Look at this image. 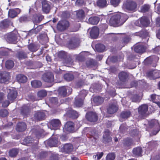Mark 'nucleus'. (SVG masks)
Returning a JSON list of instances; mask_svg holds the SVG:
<instances>
[{"mask_svg":"<svg viewBox=\"0 0 160 160\" xmlns=\"http://www.w3.org/2000/svg\"><path fill=\"white\" fill-rule=\"evenodd\" d=\"M128 16L123 14H117L112 16L110 20V23L114 26L122 24L128 19Z\"/></svg>","mask_w":160,"mask_h":160,"instance_id":"1","label":"nucleus"},{"mask_svg":"<svg viewBox=\"0 0 160 160\" xmlns=\"http://www.w3.org/2000/svg\"><path fill=\"white\" fill-rule=\"evenodd\" d=\"M8 92V98L9 101L5 100L2 102V106L3 107H8L10 102H12L16 98L17 96L16 91L12 88L9 89Z\"/></svg>","mask_w":160,"mask_h":160,"instance_id":"2","label":"nucleus"},{"mask_svg":"<svg viewBox=\"0 0 160 160\" xmlns=\"http://www.w3.org/2000/svg\"><path fill=\"white\" fill-rule=\"evenodd\" d=\"M136 7V3L132 1L125 2L122 6L123 9L126 11L135 12Z\"/></svg>","mask_w":160,"mask_h":160,"instance_id":"3","label":"nucleus"},{"mask_svg":"<svg viewBox=\"0 0 160 160\" xmlns=\"http://www.w3.org/2000/svg\"><path fill=\"white\" fill-rule=\"evenodd\" d=\"M149 125L151 128L154 127L156 129V131L153 132L154 135L156 134L160 130V125L158 121L156 120H152L149 122Z\"/></svg>","mask_w":160,"mask_h":160,"instance_id":"4","label":"nucleus"},{"mask_svg":"<svg viewBox=\"0 0 160 160\" xmlns=\"http://www.w3.org/2000/svg\"><path fill=\"white\" fill-rule=\"evenodd\" d=\"M87 93V91L86 90H83L80 92V94H81L82 96V98L78 99V98L77 97H76L75 98L76 100L75 104L77 107H80L82 105L83 103V99L84 97L86 96Z\"/></svg>","mask_w":160,"mask_h":160,"instance_id":"5","label":"nucleus"},{"mask_svg":"<svg viewBox=\"0 0 160 160\" xmlns=\"http://www.w3.org/2000/svg\"><path fill=\"white\" fill-rule=\"evenodd\" d=\"M69 26V22L66 20L60 21L57 24V29L60 31H63L67 29Z\"/></svg>","mask_w":160,"mask_h":160,"instance_id":"6","label":"nucleus"},{"mask_svg":"<svg viewBox=\"0 0 160 160\" xmlns=\"http://www.w3.org/2000/svg\"><path fill=\"white\" fill-rule=\"evenodd\" d=\"M80 40L78 38H72L68 44V48L70 49H73L79 45Z\"/></svg>","mask_w":160,"mask_h":160,"instance_id":"7","label":"nucleus"},{"mask_svg":"<svg viewBox=\"0 0 160 160\" xmlns=\"http://www.w3.org/2000/svg\"><path fill=\"white\" fill-rule=\"evenodd\" d=\"M149 23V21L147 18L145 17H142L135 23V24L137 26H140L141 25H142L144 26H147Z\"/></svg>","mask_w":160,"mask_h":160,"instance_id":"8","label":"nucleus"},{"mask_svg":"<svg viewBox=\"0 0 160 160\" xmlns=\"http://www.w3.org/2000/svg\"><path fill=\"white\" fill-rule=\"evenodd\" d=\"M48 126L50 127L51 130L57 129L59 127L60 122L58 119H53L50 122Z\"/></svg>","mask_w":160,"mask_h":160,"instance_id":"9","label":"nucleus"},{"mask_svg":"<svg viewBox=\"0 0 160 160\" xmlns=\"http://www.w3.org/2000/svg\"><path fill=\"white\" fill-rule=\"evenodd\" d=\"M43 80L47 82H51L54 81V77L51 72H48L43 75L42 77Z\"/></svg>","mask_w":160,"mask_h":160,"instance_id":"10","label":"nucleus"},{"mask_svg":"<svg viewBox=\"0 0 160 160\" xmlns=\"http://www.w3.org/2000/svg\"><path fill=\"white\" fill-rule=\"evenodd\" d=\"M87 119L91 122H95L97 120V116L96 114L94 112H90L86 115Z\"/></svg>","mask_w":160,"mask_h":160,"instance_id":"11","label":"nucleus"},{"mask_svg":"<svg viewBox=\"0 0 160 160\" xmlns=\"http://www.w3.org/2000/svg\"><path fill=\"white\" fill-rule=\"evenodd\" d=\"M148 109V106L146 104H143L138 108V112L140 114L144 116L147 114Z\"/></svg>","mask_w":160,"mask_h":160,"instance_id":"12","label":"nucleus"},{"mask_svg":"<svg viewBox=\"0 0 160 160\" xmlns=\"http://www.w3.org/2000/svg\"><path fill=\"white\" fill-rule=\"evenodd\" d=\"M74 123L71 122H67L64 125L63 130L65 132H72L74 130Z\"/></svg>","mask_w":160,"mask_h":160,"instance_id":"13","label":"nucleus"},{"mask_svg":"<svg viewBox=\"0 0 160 160\" xmlns=\"http://www.w3.org/2000/svg\"><path fill=\"white\" fill-rule=\"evenodd\" d=\"M42 3L43 11L45 13H48L50 9L49 3L45 0H42Z\"/></svg>","mask_w":160,"mask_h":160,"instance_id":"14","label":"nucleus"},{"mask_svg":"<svg viewBox=\"0 0 160 160\" xmlns=\"http://www.w3.org/2000/svg\"><path fill=\"white\" fill-rule=\"evenodd\" d=\"M99 33V30L98 28L96 27H93L90 32V36L92 38H96L98 36Z\"/></svg>","mask_w":160,"mask_h":160,"instance_id":"15","label":"nucleus"},{"mask_svg":"<svg viewBox=\"0 0 160 160\" xmlns=\"http://www.w3.org/2000/svg\"><path fill=\"white\" fill-rule=\"evenodd\" d=\"M20 12V10L18 8L11 9L8 11V16L11 18H14L19 14Z\"/></svg>","mask_w":160,"mask_h":160,"instance_id":"16","label":"nucleus"},{"mask_svg":"<svg viewBox=\"0 0 160 160\" xmlns=\"http://www.w3.org/2000/svg\"><path fill=\"white\" fill-rule=\"evenodd\" d=\"M9 74L6 72H0V82L5 83L9 79Z\"/></svg>","mask_w":160,"mask_h":160,"instance_id":"17","label":"nucleus"},{"mask_svg":"<svg viewBox=\"0 0 160 160\" xmlns=\"http://www.w3.org/2000/svg\"><path fill=\"white\" fill-rule=\"evenodd\" d=\"M16 40V36L14 33H12L8 35L7 41L9 43H15Z\"/></svg>","mask_w":160,"mask_h":160,"instance_id":"18","label":"nucleus"},{"mask_svg":"<svg viewBox=\"0 0 160 160\" xmlns=\"http://www.w3.org/2000/svg\"><path fill=\"white\" fill-rule=\"evenodd\" d=\"M26 128V125L23 122H19L18 123L16 128V130L19 132H22L25 130Z\"/></svg>","mask_w":160,"mask_h":160,"instance_id":"19","label":"nucleus"},{"mask_svg":"<svg viewBox=\"0 0 160 160\" xmlns=\"http://www.w3.org/2000/svg\"><path fill=\"white\" fill-rule=\"evenodd\" d=\"M118 109V108L115 104H111L108 109V112L110 114H113Z\"/></svg>","mask_w":160,"mask_h":160,"instance_id":"20","label":"nucleus"},{"mask_svg":"<svg viewBox=\"0 0 160 160\" xmlns=\"http://www.w3.org/2000/svg\"><path fill=\"white\" fill-rule=\"evenodd\" d=\"M34 117L37 120H42L45 118V114L43 112L38 111L35 114Z\"/></svg>","mask_w":160,"mask_h":160,"instance_id":"21","label":"nucleus"},{"mask_svg":"<svg viewBox=\"0 0 160 160\" xmlns=\"http://www.w3.org/2000/svg\"><path fill=\"white\" fill-rule=\"evenodd\" d=\"M17 80L19 83H25L27 80V78L25 76L22 75H18L16 77Z\"/></svg>","mask_w":160,"mask_h":160,"instance_id":"22","label":"nucleus"},{"mask_svg":"<svg viewBox=\"0 0 160 160\" xmlns=\"http://www.w3.org/2000/svg\"><path fill=\"white\" fill-rule=\"evenodd\" d=\"M63 151L67 153L71 152L73 149V146L71 144H66L63 146Z\"/></svg>","mask_w":160,"mask_h":160,"instance_id":"23","label":"nucleus"},{"mask_svg":"<svg viewBox=\"0 0 160 160\" xmlns=\"http://www.w3.org/2000/svg\"><path fill=\"white\" fill-rule=\"evenodd\" d=\"M145 48L142 45H137L135 47L134 51L138 53H142L145 50Z\"/></svg>","mask_w":160,"mask_h":160,"instance_id":"24","label":"nucleus"},{"mask_svg":"<svg viewBox=\"0 0 160 160\" xmlns=\"http://www.w3.org/2000/svg\"><path fill=\"white\" fill-rule=\"evenodd\" d=\"M110 132L108 130H106L104 132L103 138L104 141L106 142H109L111 141V138L109 136Z\"/></svg>","mask_w":160,"mask_h":160,"instance_id":"25","label":"nucleus"},{"mask_svg":"<svg viewBox=\"0 0 160 160\" xmlns=\"http://www.w3.org/2000/svg\"><path fill=\"white\" fill-rule=\"evenodd\" d=\"M99 21V18L97 17H91L89 18L88 22L89 23L92 24H96Z\"/></svg>","mask_w":160,"mask_h":160,"instance_id":"26","label":"nucleus"},{"mask_svg":"<svg viewBox=\"0 0 160 160\" xmlns=\"http://www.w3.org/2000/svg\"><path fill=\"white\" fill-rule=\"evenodd\" d=\"M93 100L96 105H99L103 102V99L99 96H96L93 98Z\"/></svg>","mask_w":160,"mask_h":160,"instance_id":"27","label":"nucleus"},{"mask_svg":"<svg viewBox=\"0 0 160 160\" xmlns=\"http://www.w3.org/2000/svg\"><path fill=\"white\" fill-rule=\"evenodd\" d=\"M128 77L127 73L125 72H122L119 74V79L122 81H124Z\"/></svg>","mask_w":160,"mask_h":160,"instance_id":"28","label":"nucleus"},{"mask_svg":"<svg viewBox=\"0 0 160 160\" xmlns=\"http://www.w3.org/2000/svg\"><path fill=\"white\" fill-rule=\"evenodd\" d=\"M95 48L97 51L102 52L105 49V46L102 44H97L95 46Z\"/></svg>","mask_w":160,"mask_h":160,"instance_id":"29","label":"nucleus"},{"mask_svg":"<svg viewBox=\"0 0 160 160\" xmlns=\"http://www.w3.org/2000/svg\"><path fill=\"white\" fill-rule=\"evenodd\" d=\"M31 84L32 87L37 88H38L42 85L41 82L39 81L34 80L31 82Z\"/></svg>","mask_w":160,"mask_h":160,"instance_id":"30","label":"nucleus"},{"mask_svg":"<svg viewBox=\"0 0 160 160\" xmlns=\"http://www.w3.org/2000/svg\"><path fill=\"white\" fill-rule=\"evenodd\" d=\"M58 141L57 139H51L48 141V144L50 147L55 146L58 144Z\"/></svg>","mask_w":160,"mask_h":160,"instance_id":"31","label":"nucleus"},{"mask_svg":"<svg viewBox=\"0 0 160 160\" xmlns=\"http://www.w3.org/2000/svg\"><path fill=\"white\" fill-rule=\"evenodd\" d=\"M133 154L135 156H139L141 155L142 152V149L140 147L135 148L133 150Z\"/></svg>","mask_w":160,"mask_h":160,"instance_id":"32","label":"nucleus"},{"mask_svg":"<svg viewBox=\"0 0 160 160\" xmlns=\"http://www.w3.org/2000/svg\"><path fill=\"white\" fill-rule=\"evenodd\" d=\"M66 88L65 87L63 86L59 89V94L61 95L64 96L66 95Z\"/></svg>","mask_w":160,"mask_h":160,"instance_id":"33","label":"nucleus"},{"mask_svg":"<svg viewBox=\"0 0 160 160\" xmlns=\"http://www.w3.org/2000/svg\"><path fill=\"white\" fill-rule=\"evenodd\" d=\"M97 5L100 7H103L107 5L106 0H99L97 2Z\"/></svg>","mask_w":160,"mask_h":160,"instance_id":"34","label":"nucleus"},{"mask_svg":"<svg viewBox=\"0 0 160 160\" xmlns=\"http://www.w3.org/2000/svg\"><path fill=\"white\" fill-rule=\"evenodd\" d=\"M6 67L7 69H10L14 66V63L12 61L8 60L6 62Z\"/></svg>","mask_w":160,"mask_h":160,"instance_id":"35","label":"nucleus"},{"mask_svg":"<svg viewBox=\"0 0 160 160\" xmlns=\"http://www.w3.org/2000/svg\"><path fill=\"white\" fill-rule=\"evenodd\" d=\"M130 115L129 111L123 112L121 113V117L123 118L127 119L130 116Z\"/></svg>","mask_w":160,"mask_h":160,"instance_id":"36","label":"nucleus"},{"mask_svg":"<svg viewBox=\"0 0 160 160\" xmlns=\"http://www.w3.org/2000/svg\"><path fill=\"white\" fill-rule=\"evenodd\" d=\"M47 95L46 92L45 90H41L39 91L37 94L38 97L40 99L42 98L45 96Z\"/></svg>","mask_w":160,"mask_h":160,"instance_id":"37","label":"nucleus"},{"mask_svg":"<svg viewBox=\"0 0 160 160\" xmlns=\"http://www.w3.org/2000/svg\"><path fill=\"white\" fill-rule=\"evenodd\" d=\"M64 78L66 80L70 81L73 79L74 77L72 74L67 73L64 75Z\"/></svg>","mask_w":160,"mask_h":160,"instance_id":"38","label":"nucleus"},{"mask_svg":"<svg viewBox=\"0 0 160 160\" xmlns=\"http://www.w3.org/2000/svg\"><path fill=\"white\" fill-rule=\"evenodd\" d=\"M29 50L32 52H34L36 51L38 49V48L37 46L33 44H30L28 46Z\"/></svg>","mask_w":160,"mask_h":160,"instance_id":"39","label":"nucleus"},{"mask_svg":"<svg viewBox=\"0 0 160 160\" xmlns=\"http://www.w3.org/2000/svg\"><path fill=\"white\" fill-rule=\"evenodd\" d=\"M84 12L82 10H79L77 12V16L80 19L83 18L84 16Z\"/></svg>","mask_w":160,"mask_h":160,"instance_id":"40","label":"nucleus"},{"mask_svg":"<svg viewBox=\"0 0 160 160\" xmlns=\"http://www.w3.org/2000/svg\"><path fill=\"white\" fill-rule=\"evenodd\" d=\"M18 154V150L16 149H13L11 150L9 152V155L12 157H14Z\"/></svg>","mask_w":160,"mask_h":160,"instance_id":"41","label":"nucleus"},{"mask_svg":"<svg viewBox=\"0 0 160 160\" xmlns=\"http://www.w3.org/2000/svg\"><path fill=\"white\" fill-rule=\"evenodd\" d=\"M42 28L41 26H38L35 29H32L30 30V33H31V32H34L35 34H36L39 32Z\"/></svg>","mask_w":160,"mask_h":160,"instance_id":"42","label":"nucleus"},{"mask_svg":"<svg viewBox=\"0 0 160 160\" xmlns=\"http://www.w3.org/2000/svg\"><path fill=\"white\" fill-rule=\"evenodd\" d=\"M120 2V0H110V3L111 5L116 7L118 6Z\"/></svg>","mask_w":160,"mask_h":160,"instance_id":"43","label":"nucleus"},{"mask_svg":"<svg viewBox=\"0 0 160 160\" xmlns=\"http://www.w3.org/2000/svg\"><path fill=\"white\" fill-rule=\"evenodd\" d=\"M8 114V111L5 109H2L0 110V116L2 117H5Z\"/></svg>","mask_w":160,"mask_h":160,"instance_id":"44","label":"nucleus"},{"mask_svg":"<svg viewBox=\"0 0 160 160\" xmlns=\"http://www.w3.org/2000/svg\"><path fill=\"white\" fill-rule=\"evenodd\" d=\"M30 137H28L25 138L23 140V144H27L30 143L32 142V140Z\"/></svg>","mask_w":160,"mask_h":160,"instance_id":"45","label":"nucleus"},{"mask_svg":"<svg viewBox=\"0 0 160 160\" xmlns=\"http://www.w3.org/2000/svg\"><path fill=\"white\" fill-rule=\"evenodd\" d=\"M115 158V155L113 153H109L106 157V160H114Z\"/></svg>","mask_w":160,"mask_h":160,"instance_id":"46","label":"nucleus"},{"mask_svg":"<svg viewBox=\"0 0 160 160\" xmlns=\"http://www.w3.org/2000/svg\"><path fill=\"white\" fill-rule=\"evenodd\" d=\"M50 102L53 104L58 105L57 99L56 98L52 97L50 99Z\"/></svg>","mask_w":160,"mask_h":160,"instance_id":"47","label":"nucleus"},{"mask_svg":"<svg viewBox=\"0 0 160 160\" xmlns=\"http://www.w3.org/2000/svg\"><path fill=\"white\" fill-rule=\"evenodd\" d=\"M124 142H123V144L126 147H128L130 146L132 143V141L128 139L126 140V141H124Z\"/></svg>","mask_w":160,"mask_h":160,"instance_id":"48","label":"nucleus"},{"mask_svg":"<svg viewBox=\"0 0 160 160\" xmlns=\"http://www.w3.org/2000/svg\"><path fill=\"white\" fill-rule=\"evenodd\" d=\"M132 102H139L141 100V98L137 95L134 96L132 98Z\"/></svg>","mask_w":160,"mask_h":160,"instance_id":"49","label":"nucleus"},{"mask_svg":"<svg viewBox=\"0 0 160 160\" xmlns=\"http://www.w3.org/2000/svg\"><path fill=\"white\" fill-rule=\"evenodd\" d=\"M150 8L149 6L147 4H145L142 6L141 8V11L142 12H146Z\"/></svg>","mask_w":160,"mask_h":160,"instance_id":"50","label":"nucleus"},{"mask_svg":"<svg viewBox=\"0 0 160 160\" xmlns=\"http://www.w3.org/2000/svg\"><path fill=\"white\" fill-rule=\"evenodd\" d=\"M71 116L73 118H76L78 117V113L75 111L71 110L70 112Z\"/></svg>","mask_w":160,"mask_h":160,"instance_id":"51","label":"nucleus"},{"mask_svg":"<svg viewBox=\"0 0 160 160\" xmlns=\"http://www.w3.org/2000/svg\"><path fill=\"white\" fill-rule=\"evenodd\" d=\"M18 57L19 59H22L27 58L26 55L24 52H20L19 53Z\"/></svg>","mask_w":160,"mask_h":160,"instance_id":"52","label":"nucleus"},{"mask_svg":"<svg viewBox=\"0 0 160 160\" xmlns=\"http://www.w3.org/2000/svg\"><path fill=\"white\" fill-rule=\"evenodd\" d=\"M7 26V22L6 20H4L2 21L0 24V26L1 28H6Z\"/></svg>","mask_w":160,"mask_h":160,"instance_id":"53","label":"nucleus"},{"mask_svg":"<svg viewBox=\"0 0 160 160\" xmlns=\"http://www.w3.org/2000/svg\"><path fill=\"white\" fill-rule=\"evenodd\" d=\"M103 155V153L102 152H101L97 154L96 155L94 156H93V158H96V157H97V159L99 160L102 156Z\"/></svg>","mask_w":160,"mask_h":160,"instance_id":"54","label":"nucleus"},{"mask_svg":"<svg viewBox=\"0 0 160 160\" xmlns=\"http://www.w3.org/2000/svg\"><path fill=\"white\" fill-rule=\"evenodd\" d=\"M159 73H160V71H154L152 72V74L155 78H157L160 77V76L158 75V74Z\"/></svg>","mask_w":160,"mask_h":160,"instance_id":"55","label":"nucleus"},{"mask_svg":"<svg viewBox=\"0 0 160 160\" xmlns=\"http://www.w3.org/2000/svg\"><path fill=\"white\" fill-rule=\"evenodd\" d=\"M151 98L152 101L155 100L157 98H160V96H159L155 94H152L151 95Z\"/></svg>","mask_w":160,"mask_h":160,"instance_id":"56","label":"nucleus"},{"mask_svg":"<svg viewBox=\"0 0 160 160\" xmlns=\"http://www.w3.org/2000/svg\"><path fill=\"white\" fill-rule=\"evenodd\" d=\"M36 19L34 20V19H33V21L34 23H37L38 22H39L41 20L40 19V17L36 16Z\"/></svg>","mask_w":160,"mask_h":160,"instance_id":"57","label":"nucleus"},{"mask_svg":"<svg viewBox=\"0 0 160 160\" xmlns=\"http://www.w3.org/2000/svg\"><path fill=\"white\" fill-rule=\"evenodd\" d=\"M34 64L36 66V67H35V68H41L42 66V64L40 62L36 63Z\"/></svg>","mask_w":160,"mask_h":160,"instance_id":"58","label":"nucleus"},{"mask_svg":"<svg viewBox=\"0 0 160 160\" xmlns=\"http://www.w3.org/2000/svg\"><path fill=\"white\" fill-rule=\"evenodd\" d=\"M4 97V93L2 92H0V103L2 102Z\"/></svg>","mask_w":160,"mask_h":160,"instance_id":"59","label":"nucleus"},{"mask_svg":"<svg viewBox=\"0 0 160 160\" xmlns=\"http://www.w3.org/2000/svg\"><path fill=\"white\" fill-rule=\"evenodd\" d=\"M157 25L158 26H160V17H158L156 19Z\"/></svg>","mask_w":160,"mask_h":160,"instance_id":"60","label":"nucleus"},{"mask_svg":"<svg viewBox=\"0 0 160 160\" xmlns=\"http://www.w3.org/2000/svg\"><path fill=\"white\" fill-rule=\"evenodd\" d=\"M156 35L157 38L160 39V29L157 31Z\"/></svg>","mask_w":160,"mask_h":160,"instance_id":"61","label":"nucleus"},{"mask_svg":"<svg viewBox=\"0 0 160 160\" xmlns=\"http://www.w3.org/2000/svg\"><path fill=\"white\" fill-rule=\"evenodd\" d=\"M83 2V1L82 0H78L76 1V4H79L80 5H81Z\"/></svg>","mask_w":160,"mask_h":160,"instance_id":"62","label":"nucleus"},{"mask_svg":"<svg viewBox=\"0 0 160 160\" xmlns=\"http://www.w3.org/2000/svg\"><path fill=\"white\" fill-rule=\"evenodd\" d=\"M26 20V18L25 17H21L19 19L20 21L22 22L25 21Z\"/></svg>","mask_w":160,"mask_h":160,"instance_id":"63","label":"nucleus"},{"mask_svg":"<svg viewBox=\"0 0 160 160\" xmlns=\"http://www.w3.org/2000/svg\"><path fill=\"white\" fill-rule=\"evenodd\" d=\"M46 59L47 61L48 62H50L51 60V57L48 55L46 56Z\"/></svg>","mask_w":160,"mask_h":160,"instance_id":"64","label":"nucleus"}]
</instances>
